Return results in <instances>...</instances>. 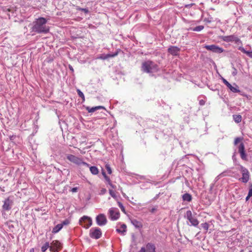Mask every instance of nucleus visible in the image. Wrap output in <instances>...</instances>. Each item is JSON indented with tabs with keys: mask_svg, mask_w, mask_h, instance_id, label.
<instances>
[{
	"mask_svg": "<svg viewBox=\"0 0 252 252\" xmlns=\"http://www.w3.org/2000/svg\"><path fill=\"white\" fill-rule=\"evenodd\" d=\"M47 20L40 17L33 22L32 30L38 33H47L49 31V27L46 26Z\"/></svg>",
	"mask_w": 252,
	"mask_h": 252,
	"instance_id": "f257e3e1",
	"label": "nucleus"
},
{
	"mask_svg": "<svg viewBox=\"0 0 252 252\" xmlns=\"http://www.w3.org/2000/svg\"><path fill=\"white\" fill-rule=\"evenodd\" d=\"M142 70L143 71L150 73L157 72L159 70L158 65L151 61H147L142 63Z\"/></svg>",
	"mask_w": 252,
	"mask_h": 252,
	"instance_id": "f03ea898",
	"label": "nucleus"
},
{
	"mask_svg": "<svg viewBox=\"0 0 252 252\" xmlns=\"http://www.w3.org/2000/svg\"><path fill=\"white\" fill-rule=\"evenodd\" d=\"M66 158L67 160L76 165H83L87 167H89V164L83 161V159L81 158L76 157L72 154H66Z\"/></svg>",
	"mask_w": 252,
	"mask_h": 252,
	"instance_id": "7ed1b4c3",
	"label": "nucleus"
},
{
	"mask_svg": "<svg viewBox=\"0 0 252 252\" xmlns=\"http://www.w3.org/2000/svg\"><path fill=\"white\" fill-rule=\"evenodd\" d=\"M240 171L242 174V177L239 179V181L242 183H247L250 179V174L249 170L245 167L241 165L240 166Z\"/></svg>",
	"mask_w": 252,
	"mask_h": 252,
	"instance_id": "20e7f679",
	"label": "nucleus"
},
{
	"mask_svg": "<svg viewBox=\"0 0 252 252\" xmlns=\"http://www.w3.org/2000/svg\"><path fill=\"white\" fill-rule=\"evenodd\" d=\"M89 236L93 239H98L102 236V232L100 228L98 227L91 228L90 230Z\"/></svg>",
	"mask_w": 252,
	"mask_h": 252,
	"instance_id": "39448f33",
	"label": "nucleus"
},
{
	"mask_svg": "<svg viewBox=\"0 0 252 252\" xmlns=\"http://www.w3.org/2000/svg\"><path fill=\"white\" fill-rule=\"evenodd\" d=\"M221 39L223 41L227 42H234L235 43L239 44H242V42L237 36L236 35H230L227 36H222L221 37Z\"/></svg>",
	"mask_w": 252,
	"mask_h": 252,
	"instance_id": "423d86ee",
	"label": "nucleus"
},
{
	"mask_svg": "<svg viewBox=\"0 0 252 252\" xmlns=\"http://www.w3.org/2000/svg\"><path fill=\"white\" fill-rule=\"evenodd\" d=\"M185 217L190 222L191 225L197 226L198 225L199 221L195 217L193 216L191 211H187Z\"/></svg>",
	"mask_w": 252,
	"mask_h": 252,
	"instance_id": "0eeeda50",
	"label": "nucleus"
},
{
	"mask_svg": "<svg viewBox=\"0 0 252 252\" xmlns=\"http://www.w3.org/2000/svg\"><path fill=\"white\" fill-rule=\"evenodd\" d=\"M79 223L81 225L87 229L92 225V220L91 218L84 216L80 218Z\"/></svg>",
	"mask_w": 252,
	"mask_h": 252,
	"instance_id": "6e6552de",
	"label": "nucleus"
},
{
	"mask_svg": "<svg viewBox=\"0 0 252 252\" xmlns=\"http://www.w3.org/2000/svg\"><path fill=\"white\" fill-rule=\"evenodd\" d=\"M109 218L111 220H115L120 217V213L117 208H111L109 210Z\"/></svg>",
	"mask_w": 252,
	"mask_h": 252,
	"instance_id": "1a4fd4ad",
	"label": "nucleus"
},
{
	"mask_svg": "<svg viewBox=\"0 0 252 252\" xmlns=\"http://www.w3.org/2000/svg\"><path fill=\"white\" fill-rule=\"evenodd\" d=\"M204 47L207 50L211 51L216 53H221L224 51L222 48L214 44L205 45Z\"/></svg>",
	"mask_w": 252,
	"mask_h": 252,
	"instance_id": "9d476101",
	"label": "nucleus"
},
{
	"mask_svg": "<svg viewBox=\"0 0 252 252\" xmlns=\"http://www.w3.org/2000/svg\"><path fill=\"white\" fill-rule=\"evenodd\" d=\"M50 251L51 252H58L59 250L62 248V244L58 240H54L51 243Z\"/></svg>",
	"mask_w": 252,
	"mask_h": 252,
	"instance_id": "9b49d317",
	"label": "nucleus"
},
{
	"mask_svg": "<svg viewBox=\"0 0 252 252\" xmlns=\"http://www.w3.org/2000/svg\"><path fill=\"white\" fill-rule=\"evenodd\" d=\"M96 222L97 225L103 226L106 224L107 220L105 216L103 214H100L96 216Z\"/></svg>",
	"mask_w": 252,
	"mask_h": 252,
	"instance_id": "f8f14e48",
	"label": "nucleus"
},
{
	"mask_svg": "<svg viewBox=\"0 0 252 252\" xmlns=\"http://www.w3.org/2000/svg\"><path fill=\"white\" fill-rule=\"evenodd\" d=\"M180 51V48L177 46H171L168 49V52L173 56H177Z\"/></svg>",
	"mask_w": 252,
	"mask_h": 252,
	"instance_id": "ddd939ff",
	"label": "nucleus"
},
{
	"mask_svg": "<svg viewBox=\"0 0 252 252\" xmlns=\"http://www.w3.org/2000/svg\"><path fill=\"white\" fill-rule=\"evenodd\" d=\"M12 204V201L9 199V198H8L4 201V204L2 206L3 209L5 210H8L10 209Z\"/></svg>",
	"mask_w": 252,
	"mask_h": 252,
	"instance_id": "4468645a",
	"label": "nucleus"
},
{
	"mask_svg": "<svg viewBox=\"0 0 252 252\" xmlns=\"http://www.w3.org/2000/svg\"><path fill=\"white\" fill-rule=\"evenodd\" d=\"M131 223L137 228H141L143 227L142 223L138 220L133 219L130 220Z\"/></svg>",
	"mask_w": 252,
	"mask_h": 252,
	"instance_id": "2eb2a0df",
	"label": "nucleus"
},
{
	"mask_svg": "<svg viewBox=\"0 0 252 252\" xmlns=\"http://www.w3.org/2000/svg\"><path fill=\"white\" fill-rule=\"evenodd\" d=\"M116 231L122 235H125L126 232V225L125 224H122L119 228L116 229Z\"/></svg>",
	"mask_w": 252,
	"mask_h": 252,
	"instance_id": "dca6fc26",
	"label": "nucleus"
},
{
	"mask_svg": "<svg viewBox=\"0 0 252 252\" xmlns=\"http://www.w3.org/2000/svg\"><path fill=\"white\" fill-rule=\"evenodd\" d=\"M101 109H104V107L101 106H97L93 107H90L89 106H87L86 108V109L88 111L89 113H93L95 111Z\"/></svg>",
	"mask_w": 252,
	"mask_h": 252,
	"instance_id": "f3484780",
	"label": "nucleus"
},
{
	"mask_svg": "<svg viewBox=\"0 0 252 252\" xmlns=\"http://www.w3.org/2000/svg\"><path fill=\"white\" fill-rule=\"evenodd\" d=\"M147 252H156L155 246L152 243H148L146 245Z\"/></svg>",
	"mask_w": 252,
	"mask_h": 252,
	"instance_id": "a211bd4d",
	"label": "nucleus"
},
{
	"mask_svg": "<svg viewBox=\"0 0 252 252\" xmlns=\"http://www.w3.org/2000/svg\"><path fill=\"white\" fill-rule=\"evenodd\" d=\"M89 167L90 168V172H91V173L93 175H97L98 174L99 170H98V169L97 168V167L96 166H90L89 165Z\"/></svg>",
	"mask_w": 252,
	"mask_h": 252,
	"instance_id": "6ab92c4d",
	"label": "nucleus"
},
{
	"mask_svg": "<svg viewBox=\"0 0 252 252\" xmlns=\"http://www.w3.org/2000/svg\"><path fill=\"white\" fill-rule=\"evenodd\" d=\"M182 198L183 201L190 202L192 200V196L190 194L186 193L183 195Z\"/></svg>",
	"mask_w": 252,
	"mask_h": 252,
	"instance_id": "aec40b11",
	"label": "nucleus"
},
{
	"mask_svg": "<svg viewBox=\"0 0 252 252\" xmlns=\"http://www.w3.org/2000/svg\"><path fill=\"white\" fill-rule=\"evenodd\" d=\"M63 227V224H58L56 225L52 229V233H57L59 232Z\"/></svg>",
	"mask_w": 252,
	"mask_h": 252,
	"instance_id": "412c9836",
	"label": "nucleus"
},
{
	"mask_svg": "<svg viewBox=\"0 0 252 252\" xmlns=\"http://www.w3.org/2000/svg\"><path fill=\"white\" fill-rule=\"evenodd\" d=\"M234 85L235 87L231 85V86H229L228 88L233 93H239L240 91L239 89V87L236 84H234Z\"/></svg>",
	"mask_w": 252,
	"mask_h": 252,
	"instance_id": "4be33fe9",
	"label": "nucleus"
},
{
	"mask_svg": "<svg viewBox=\"0 0 252 252\" xmlns=\"http://www.w3.org/2000/svg\"><path fill=\"white\" fill-rule=\"evenodd\" d=\"M239 50L247 55L249 57L252 58V51H246L243 47H240Z\"/></svg>",
	"mask_w": 252,
	"mask_h": 252,
	"instance_id": "5701e85b",
	"label": "nucleus"
},
{
	"mask_svg": "<svg viewBox=\"0 0 252 252\" xmlns=\"http://www.w3.org/2000/svg\"><path fill=\"white\" fill-rule=\"evenodd\" d=\"M204 28V27L202 25L196 26L194 28H190L189 29L190 30L194 31V32H200Z\"/></svg>",
	"mask_w": 252,
	"mask_h": 252,
	"instance_id": "b1692460",
	"label": "nucleus"
},
{
	"mask_svg": "<svg viewBox=\"0 0 252 252\" xmlns=\"http://www.w3.org/2000/svg\"><path fill=\"white\" fill-rule=\"evenodd\" d=\"M233 118L234 121L237 123L241 122L242 120V116L240 115H233Z\"/></svg>",
	"mask_w": 252,
	"mask_h": 252,
	"instance_id": "393cba45",
	"label": "nucleus"
},
{
	"mask_svg": "<svg viewBox=\"0 0 252 252\" xmlns=\"http://www.w3.org/2000/svg\"><path fill=\"white\" fill-rule=\"evenodd\" d=\"M120 51V50L119 49L116 52H115L113 54H106V57L104 58V59H108L109 58L115 57L117 56L118 55V53H119Z\"/></svg>",
	"mask_w": 252,
	"mask_h": 252,
	"instance_id": "a878e982",
	"label": "nucleus"
},
{
	"mask_svg": "<svg viewBox=\"0 0 252 252\" xmlns=\"http://www.w3.org/2000/svg\"><path fill=\"white\" fill-rule=\"evenodd\" d=\"M49 242H46L41 247V251L42 252H45L48 248L50 249Z\"/></svg>",
	"mask_w": 252,
	"mask_h": 252,
	"instance_id": "bb28decb",
	"label": "nucleus"
},
{
	"mask_svg": "<svg viewBox=\"0 0 252 252\" xmlns=\"http://www.w3.org/2000/svg\"><path fill=\"white\" fill-rule=\"evenodd\" d=\"M238 151L239 153H241L245 151V146L243 143H240L238 146Z\"/></svg>",
	"mask_w": 252,
	"mask_h": 252,
	"instance_id": "cd10ccee",
	"label": "nucleus"
},
{
	"mask_svg": "<svg viewBox=\"0 0 252 252\" xmlns=\"http://www.w3.org/2000/svg\"><path fill=\"white\" fill-rule=\"evenodd\" d=\"M76 9L79 11H83L86 14H87L89 12V11L88 8H81L79 6H77Z\"/></svg>",
	"mask_w": 252,
	"mask_h": 252,
	"instance_id": "c85d7f7f",
	"label": "nucleus"
},
{
	"mask_svg": "<svg viewBox=\"0 0 252 252\" xmlns=\"http://www.w3.org/2000/svg\"><path fill=\"white\" fill-rule=\"evenodd\" d=\"M118 204L119 207L120 208L121 211L124 213H126V210L123 204L121 202L118 201Z\"/></svg>",
	"mask_w": 252,
	"mask_h": 252,
	"instance_id": "c756f323",
	"label": "nucleus"
},
{
	"mask_svg": "<svg viewBox=\"0 0 252 252\" xmlns=\"http://www.w3.org/2000/svg\"><path fill=\"white\" fill-rule=\"evenodd\" d=\"M201 225L206 231H208L209 225L207 222L202 223Z\"/></svg>",
	"mask_w": 252,
	"mask_h": 252,
	"instance_id": "7c9ffc66",
	"label": "nucleus"
},
{
	"mask_svg": "<svg viewBox=\"0 0 252 252\" xmlns=\"http://www.w3.org/2000/svg\"><path fill=\"white\" fill-rule=\"evenodd\" d=\"M240 157L243 160H248L247 157V154H246L245 152L240 153Z\"/></svg>",
	"mask_w": 252,
	"mask_h": 252,
	"instance_id": "2f4dec72",
	"label": "nucleus"
},
{
	"mask_svg": "<svg viewBox=\"0 0 252 252\" xmlns=\"http://www.w3.org/2000/svg\"><path fill=\"white\" fill-rule=\"evenodd\" d=\"M78 95L83 99V100H85V96L83 93L80 90H77V91Z\"/></svg>",
	"mask_w": 252,
	"mask_h": 252,
	"instance_id": "473e14b6",
	"label": "nucleus"
},
{
	"mask_svg": "<svg viewBox=\"0 0 252 252\" xmlns=\"http://www.w3.org/2000/svg\"><path fill=\"white\" fill-rule=\"evenodd\" d=\"M109 194H110V195L114 198H116V193H115V191H114L113 190H112V189H109Z\"/></svg>",
	"mask_w": 252,
	"mask_h": 252,
	"instance_id": "72a5a7b5",
	"label": "nucleus"
},
{
	"mask_svg": "<svg viewBox=\"0 0 252 252\" xmlns=\"http://www.w3.org/2000/svg\"><path fill=\"white\" fill-rule=\"evenodd\" d=\"M105 168L108 172V173L111 174L112 171L110 165L108 164H106Z\"/></svg>",
	"mask_w": 252,
	"mask_h": 252,
	"instance_id": "f704fd0d",
	"label": "nucleus"
},
{
	"mask_svg": "<svg viewBox=\"0 0 252 252\" xmlns=\"http://www.w3.org/2000/svg\"><path fill=\"white\" fill-rule=\"evenodd\" d=\"M223 176V173H221L218 175L215 179V183L217 182L221 177Z\"/></svg>",
	"mask_w": 252,
	"mask_h": 252,
	"instance_id": "c9c22d12",
	"label": "nucleus"
},
{
	"mask_svg": "<svg viewBox=\"0 0 252 252\" xmlns=\"http://www.w3.org/2000/svg\"><path fill=\"white\" fill-rule=\"evenodd\" d=\"M249 197L252 196V184L251 183L250 185V189L248 192Z\"/></svg>",
	"mask_w": 252,
	"mask_h": 252,
	"instance_id": "e433bc0d",
	"label": "nucleus"
},
{
	"mask_svg": "<svg viewBox=\"0 0 252 252\" xmlns=\"http://www.w3.org/2000/svg\"><path fill=\"white\" fill-rule=\"evenodd\" d=\"M222 81L223 83L229 88V86H231V84L225 79L222 78Z\"/></svg>",
	"mask_w": 252,
	"mask_h": 252,
	"instance_id": "4c0bfd02",
	"label": "nucleus"
},
{
	"mask_svg": "<svg viewBox=\"0 0 252 252\" xmlns=\"http://www.w3.org/2000/svg\"><path fill=\"white\" fill-rule=\"evenodd\" d=\"M241 139L239 137H237L235 139L234 144L235 145H236L240 141Z\"/></svg>",
	"mask_w": 252,
	"mask_h": 252,
	"instance_id": "58836bf2",
	"label": "nucleus"
},
{
	"mask_svg": "<svg viewBox=\"0 0 252 252\" xmlns=\"http://www.w3.org/2000/svg\"><path fill=\"white\" fill-rule=\"evenodd\" d=\"M107 192V190L105 189H102L99 192L100 195H103Z\"/></svg>",
	"mask_w": 252,
	"mask_h": 252,
	"instance_id": "ea45409f",
	"label": "nucleus"
},
{
	"mask_svg": "<svg viewBox=\"0 0 252 252\" xmlns=\"http://www.w3.org/2000/svg\"><path fill=\"white\" fill-rule=\"evenodd\" d=\"M237 69L233 67V71L232 72V75L233 76H236L237 75Z\"/></svg>",
	"mask_w": 252,
	"mask_h": 252,
	"instance_id": "a19ab883",
	"label": "nucleus"
},
{
	"mask_svg": "<svg viewBox=\"0 0 252 252\" xmlns=\"http://www.w3.org/2000/svg\"><path fill=\"white\" fill-rule=\"evenodd\" d=\"M199 103L200 105L203 106L205 104V101L203 99H201L199 101Z\"/></svg>",
	"mask_w": 252,
	"mask_h": 252,
	"instance_id": "79ce46f5",
	"label": "nucleus"
},
{
	"mask_svg": "<svg viewBox=\"0 0 252 252\" xmlns=\"http://www.w3.org/2000/svg\"><path fill=\"white\" fill-rule=\"evenodd\" d=\"M77 190H78V188L75 187V188H73L71 189V191H72V192H76L77 191Z\"/></svg>",
	"mask_w": 252,
	"mask_h": 252,
	"instance_id": "37998d69",
	"label": "nucleus"
},
{
	"mask_svg": "<svg viewBox=\"0 0 252 252\" xmlns=\"http://www.w3.org/2000/svg\"><path fill=\"white\" fill-rule=\"evenodd\" d=\"M68 223H69V221L67 220H65L61 224H63V226L64 225H67Z\"/></svg>",
	"mask_w": 252,
	"mask_h": 252,
	"instance_id": "c03bdc74",
	"label": "nucleus"
},
{
	"mask_svg": "<svg viewBox=\"0 0 252 252\" xmlns=\"http://www.w3.org/2000/svg\"><path fill=\"white\" fill-rule=\"evenodd\" d=\"M105 57H106V54H103L101 55L99 57H98V59H100L102 60H106V59H104V58H105Z\"/></svg>",
	"mask_w": 252,
	"mask_h": 252,
	"instance_id": "a18cd8bd",
	"label": "nucleus"
},
{
	"mask_svg": "<svg viewBox=\"0 0 252 252\" xmlns=\"http://www.w3.org/2000/svg\"><path fill=\"white\" fill-rule=\"evenodd\" d=\"M105 179L106 180V181L108 182V183L109 184L110 182H111V180L109 178V177H108L107 176L106 177H105Z\"/></svg>",
	"mask_w": 252,
	"mask_h": 252,
	"instance_id": "49530a36",
	"label": "nucleus"
},
{
	"mask_svg": "<svg viewBox=\"0 0 252 252\" xmlns=\"http://www.w3.org/2000/svg\"><path fill=\"white\" fill-rule=\"evenodd\" d=\"M138 252H146V249L145 247H142Z\"/></svg>",
	"mask_w": 252,
	"mask_h": 252,
	"instance_id": "de8ad7c7",
	"label": "nucleus"
},
{
	"mask_svg": "<svg viewBox=\"0 0 252 252\" xmlns=\"http://www.w3.org/2000/svg\"><path fill=\"white\" fill-rule=\"evenodd\" d=\"M113 189H115L116 188V186L114 185H113L111 182H110L109 184H108Z\"/></svg>",
	"mask_w": 252,
	"mask_h": 252,
	"instance_id": "09e8293b",
	"label": "nucleus"
},
{
	"mask_svg": "<svg viewBox=\"0 0 252 252\" xmlns=\"http://www.w3.org/2000/svg\"><path fill=\"white\" fill-rule=\"evenodd\" d=\"M214 185H215V183L214 184H212L211 185H210V190H212L214 187Z\"/></svg>",
	"mask_w": 252,
	"mask_h": 252,
	"instance_id": "8fccbe9b",
	"label": "nucleus"
},
{
	"mask_svg": "<svg viewBox=\"0 0 252 252\" xmlns=\"http://www.w3.org/2000/svg\"><path fill=\"white\" fill-rule=\"evenodd\" d=\"M102 175L103 176L104 178H105V177L107 176L105 172L104 171H102Z\"/></svg>",
	"mask_w": 252,
	"mask_h": 252,
	"instance_id": "3c124183",
	"label": "nucleus"
},
{
	"mask_svg": "<svg viewBox=\"0 0 252 252\" xmlns=\"http://www.w3.org/2000/svg\"><path fill=\"white\" fill-rule=\"evenodd\" d=\"M156 210V208H152V209H151V212L152 213H154V212L155 211V210Z\"/></svg>",
	"mask_w": 252,
	"mask_h": 252,
	"instance_id": "603ef678",
	"label": "nucleus"
},
{
	"mask_svg": "<svg viewBox=\"0 0 252 252\" xmlns=\"http://www.w3.org/2000/svg\"><path fill=\"white\" fill-rule=\"evenodd\" d=\"M69 68L72 71H73V67L71 66H69Z\"/></svg>",
	"mask_w": 252,
	"mask_h": 252,
	"instance_id": "864d4df0",
	"label": "nucleus"
},
{
	"mask_svg": "<svg viewBox=\"0 0 252 252\" xmlns=\"http://www.w3.org/2000/svg\"><path fill=\"white\" fill-rule=\"evenodd\" d=\"M30 252H34V249L33 248H32L30 250Z\"/></svg>",
	"mask_w": 252,
	"mask_h": 252,
	"instance_id": "5fc2aeb1",
	"label": "nucleus"
},
{
	"mask_svg": "<svg viewBox=\"0 0 252 252\" xmlns=\"http://www.w3.org/2000/svg\"><path fill=\"white\" fill-rule=\"evenodd\" d=\"M251 197H249V195L248 194L247 196L246 197V200L247 201L249 200V199Z\"/></svg>",
	"mask_w": 252,
	"mask_h": 252,
	"instance_id": "6e6d98bb",
	"label": "nucleus"
},
{
	"mask_svg": "<svg viewBox=\"0 0 252 252\" xmlns=\"http://www.w3.org/2000/svg\"><path fill=\"white\" fill-rule=\"evenodd\" d=\"M233 158H235L234 156H232Z\"/></svg>",
	"mask_w": 252,
	"mask_h": 252,
	"instance_id": "4d7b16f0",
	"label": "nucleus"
},
{
	"mask_svg": "<svg viewBox=\"0 0 252 252\" xmlns=\"http://www.w3.org/2000/svg\"><path fill=\"white\" fill-rule=\"evenodd\" d=\"M233 158H235L234 156H232Z\"/></svg>",
	"mask_w": 252,
	"mask_h": 252,
	"instance_id": "13d9d810",
	"label": "nucleus"
},
{
	"mask_svg": "<svg viewBox=\"0 0 252 252\" xmlns=\"http://www.w3.org/2000/svg\"><path fill=\"white\" fill-rule=\"evenodd\" d=\"M249 252H252V251H250Z\"/></svg>",
	"mask_w": 252,
	"mask_h": 252,
	"instance_id": "bf43d9fd",
	"label": "nucleus"
}]
</instances>
